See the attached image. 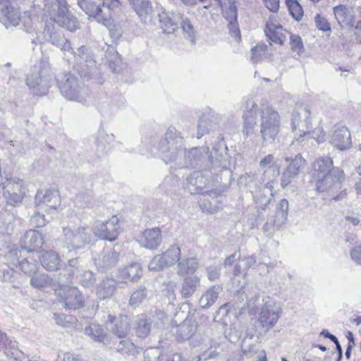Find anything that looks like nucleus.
<instances>
[{
	"label": "nucleus",
	"mask_w": 361,
	"mask_h": 361,
	"mask_svg": "<svg viewBox=\"0 0 361 361\" xmlns=\"http://www.w3.org/2000/svg\"><path fill=\"white\" fill-rule=\"evenodd\" d=\"M65 245L68 251L80 249L92 240V235L88 226H80L75 231L69 227H63Z\"/></svg>",
	"instance_id": "423d86ee"
},
{
	"label": "nucleus",
	"mask_w": 361,
	"mask_h": 361,
	"mask_svg": "<svg viewBox=\"0 0 361 361\" xmlns=\"http://www.w3.org/2000/svg\"><path fill=\"white\" fill-rule=\"evenodd\" d=\"M40 211L38 209L37 212H35L30 219L31 224L36 227H42L48 221L45 218V215L41 213Z\"/></svg>",
	"instance_id": "052dcab7"
},
{
	"label": "nucleus",
	"mask_w": 361,
	"mask_h": 361,
	"mask_svg": "<svg viewBox=\"0 0 361 361\" xmlns=\"http://www.w3.org/2000/svg\"><path fill=\"white\" fill-rule=\"evenodd\" d=\"M37 258H39L42 266L48 271H54L59 267L61 260L54 251H44L40 256L37 253Z\"/></svg>",
	"instance_id": "c85d7f7f"
},
{
	"label": "nucleus",
	"mask_w": 361,
	"mask_h": 361,
	"mask_svg": "<svg viewBox=\"0 0 361 361\" xmlns=\"http://www.w3.org/2000/svg\"><path fill=\"white\" fill-rule=\"evenodd\" d=\"M120 275L121 276V280L118 281H123V280L129 279L134 281L138 279L142 274L141 266L138 263L131 264L130 265L119 270Z\"/></svg>",
	"instance_id": "473e14b6"
},
{
	"label": "nucleus",
	"mask_w": 361,
	"mask_h": 361,
	"mask_svg": "<svg viewBox=\"0 0 361 361\" xmlns=\"http://www.w3.org/2000/svg\"><path fill=\"white\" fill-rule=\"evenodd\" d=\"M117 282L111 278L104 279L97 286L96 294L100 300L111 298L116 292Z\"/></svg>",
	"instance_id": "cd10ccee"
},
{
	"label": "nucleus",
	"mask_w": 361,
	"mask_h": 361,
	"mask_svg": "<svg viewBox=\"0 0 361 361\" xmlns=\"http://www.w3.org/2000/svg\"><path fill=\"white\" fill-rule=\"evenodd\" d=\"M151 323L145 315L138 316L136 322V334L140 338H145L150 331Z\"/></svg>",
	"instance_id": "79ce46f5"
},
{
	"label": "nucleus",
	"mask_w": 361,
	"mask_h": 361,
	"mask_svg": "<svg viewBox=\"0 0 361 361\" xmlns=\"http://www.w3.org/2000/svg\"><path fill=\"white\" fill-rule=\"evenodd\" d=\"M220 269L216 267H209L207 268V277L210 281H214L219 278Z\"/></svg>",
	"instance_id": "338daca9"
},
{
	"label": "nucleus",
	"mask_w": 361,
	"mask_h": 361,
	"mask_svg": "<svg viewBox=\"0 0 361 361\" xmlns=\"http://www.w3.org/2000/svg\"><path fill=\"white\" fill-rule=\"evenodd\" d=\"M25 192H14L11 194H4L3 195L7 204H9L13 207H17L18 206L24 196H25Z\"/></svg>",
	"instance_id": "603ef678"
},
{
	"label": "nucleus",
	"mask_w": 361,
	"mask_h": 361,
	"mask_svg": "<svg viewBox=\"0 0 361 361\" xmlns=\"http://www.w3.org/2000/svg\"><path fill=\"white\" fill-rule=\"evenodd\" d=\"M85 335L91 337L94 341L102 343L107 338L104 329L99 325L91 324L85 329Z\"/></svg>",
	"instance_id": "4c0bfd02"
},
{
	"label": "nucleus",
	"mask_w": 361,
	"mask_h": 361,
	"mask_svg": "<svg viewBox=\"0 0 361 361\" xmlns=\"http://www.w3.org/2000/svg\"><path fill=\"white\" fill-rule=\"evenodd\" d=\"M325 140V133L322 126H317L313 130H310V135L305 137V142L301 143L302 147L308 145L310 142L311 145H314L315 141L317 144L322 143Z\"/></svg>",
	"instance_id": "a19ab883"
},
{
	"label": "nucleus",
	"mask_w": 361,
	"mask_h": 361,
	"mask_svg": "<svg viewBox=\"0 0 361 361\" xmlns=\"http://www.w3.org/2000/svg\"><path fill=\"white\" fill-rule=\"evenodd\" d=\"M334 13L338 23L343 26L348 24L350 20V14L348 8L342 5L334 8Z\"/></svg>",
	"instance_id": "37998d69"
},
{
	"label": "nucleus",
	"mask_w": 361,
	"mask_h": 361,
	"mask_svg": "<svg viewBox=\"0 0 361 361\" xmlns=\"http://www.w3.org/2000/svg\"><path fill=\"white\" fill-rule=\"evenodd\" d=\"M222 288L219 285L210 287L200 298V307L204 309L210 307L215 302Z\"/></svg>",
	"instance_id": "7c9ffc66"
},
{
	"label": "nucleus",
	"mask_w": 361,
	"mask_h": 361,
	"mask_svg": "<svg viewBox=\"0 0 361 361\" xmlns=\"http://www.w3.org/2000/svg\"><path fill=\"white\" fill-rule=\"evenodd\" d=\"M310 112L307 106H300L292 114L291 124L294 132V140L300 144L310 135Z\"/></svg>",
	"instance_id": "39448f33"
},
{
	"label": "nucleus",
	"mask_w": 361,
	"mask_h": 361,
	"mask_svg": "<svg viewBox=\"0 0 361 361\" xmlns=\"http://www.w3.org/2000/svg\"><path fill=\"white\" fill-rule=\"evenodd\" d=\"M74 56L76 57V60L78 63L82 62L86 63L87 67L92 66L94 64V60L92 58L88 52V49L85 46H81L78 49L76 52L73 54Z\"/></svg>",
	"instance_id": "c03bdc74"
},
{
	"label": "nucleus",
	"mask_w": 361,
	"mask_h": 361,
	"mask_svg": "<svg viewBox=\"0 0 361 361\" xmlns=\"http://www.w3.org/2000/svg\"><path fill=\"white\" fill-rule=\"evenodd\" d=\"M257 115V105L252 99H247L245 103L244 111L243 133L245 137H247L253 133L256 126V118Z\"/></svg>",
	"instance_id": "a211bd4d"
},
{
	"label": "nucleus",
	"mask_w": 361,
	"mask_h": 361,
	"mask_svg": "<svg viewBox=\"0 0 361 361\" xmlns=\"http://www.w3.org/2000/svg\"><path fill=\"white\" fill-rule=\"evenodd\" d=\"M77 4L90 18H94L106 27L112 25L113 14L120 7L118 0H99V2L92 0H77Z\"/></svg>",
	"instance_id": "f03ea898"
},
{
	"label": "nucleus",
	"mask_w": 361,
	"mask_h": 361,
	"mask_svg": "<svg viewBox=\"0 0 361 361\" xmlns=\"http://www.w3.org/2000/svg\"><path fill=\"white\" fill-rule=\"evenodd\" d=\"M54 319L58 325L66 328L72 327L75 320V318L71 316H65L59 314H54Z\"/></svg>",
	"instance_id": "6e6d98bb"
},
{
	"label": "nucleus",
	"mask_w": 361,
	"mask_h": 361,
	"mask_svg": "<svg viewBox=\"0 0 361 361\" xmlns=\"http://www.w3.org/2000/svg\"><path fill=\"white\" fill-rule=\"evenodd\" d=\"M331 142L340 150L350 148L352 145L351 135L348 128L345 126L336 127L331 136Z\"/></svg>",
	"instance_id": "412c9836"
},
{
	"label": "nucleus",
	"mask_w": 361,
	"mask_h": 361,
	"mask_svg": "<svg viewBox=\"0 0 361 361\" xmlns=\"http://www.w3.org/2000/svg\"><path fill=\"white\" fill-rule=\"evenodd\" d=\"M2 13L4 16L1 20L6 27L19 25L20 16L18 11L11 6H6L2 9Z\"/></svg>",
	"instance_id": "2f4dec72"
},
{
	"label": "nucleus",
	"mask_w": 361,
	"mask_h": 361,
	"mask_svg": "<svg viewBox=\"0 0 361 361\" xmlns=\"http://www.w3.org/2000/svg\"><path fill=\"white\" fill-rule=\"evenodd\" d=\"M315 23L318 29L322 31H331L329 23L324 17L317 14L315 17Z\"/></svg>",
	"instance_id": "0e129e2a"
},
{
	"label": "nucleus",
	"mask_w": 361,
	"mask_h": 361,
	"mask_svg": "<svg viewBox=\"0 0 361 361\" xmlns=\"http://www.w3.org/2000/svg\"><path fill=\"white\" fill-rule=\"evenodd\" d=\"M92 230L94 235L101 240L114 241L122 232L121 221L117 216H113L106 221H95Z\"/></svg>",
	"instance_id": "6e6552de"
},
{
	"label": "nucleus",
	"mask_w": 361,
	"mask_h": 361,
	"mask_svg": "<svg viewBox=\"0 0 361 361\" xmlns=\"http://www.w3.org/2000/svg\"><path fill=\"white\" fill-rule=\"evenodd\" d=\"M288 213L276 211L275 218L273 220L274 225L279 228L287 220Z\"/></svg>",
	"instance_id": "69168bd1"
},
{
	"label": "nucleus",
	"mask_w": 361,
	"mask_h": 361,
	"mask_svg": "<svg viewBox=\"0 0 361 361\" xmlns=\"http://www.w3.org/2000/svg\"><path fill=\"white\" fill-rule=\"evenodd\" d=\"M206 341L207 342L204 345H209V351L204 350L203 352L197 356L198 361L202 360H207L209 359L214 358L219 355V353L216 351V345H214V341L210 338H208Z\"/></svg>",
	"instance_id": "49530a36"
},
{
	"label": "nucleus",
	"mask_w": 361,
	"mask_h": 361,
	"mask_svg": "<svg viewBox=\"0 0 361 361\" xmlns=\"http://www.w3.org/2000/svg\"><path fill=\"white\" fill-rule=\"evenodd\" d=\"M167 266L171 267L180 259V248L174 244L170 246L164 253L161 254Z\"/></svg>",
	"instance_id": "e433bc0d"
},
{
	"label": "nucleus",
	"mask_w": 361,
	"mask_h": 361,
	"mask_svg": "<svg viewBox=\"0 0 361 361\" xmlns=\"http://www.w3.org/2000/svg\"><path fill=\"white\" fill-rule=\"evenodd\" d=\"M118 259V253L111 249H104L98 257L94 258V264L98 268L108 269L115 266Z\"/></svg>",
	"instance_id": "bb28decb"
},
{
	"label": "nucleus",
	"mask_w": 361,
	"mask_h": 361,
	"mask_svg": "<svg viewBox=\"0 0 361 361\" xmlns=\"http://www.w3.org/2000/svg\"><path fill=\"white\" fill-rule=\"evenodd\" d=\"M147 290L144 287L136 289L130 295L129 305L136 307L139 306L147 298Z\"/></svg>",
	"instance_id": "a18cd8bd"
},
{
	"label": "nucleus",
	"mask_w": 361,
	"mask_h": 361,
	"mask_svg": "<svg viewBox=\"0 0 361 361\" xmlns=\"http://www.w3.org/2000/svg\"><path fill=\"white\" fill-rule=\"evenodd\" d=\"M209 121L207 119L200 118L197 126V138H201L209 131Z\"/></svg>",
	"instance_id": "e2e57ef3"
},
{
	"label": "nucleus",
	"mask_w": 361,
	"mask_h": 361,
	"mask_svg": "<svg viewBox=\"0 0 361 361\" xmlns=\"http://www.w3.org/2000/svg\"><path fill=\"white\" fill-rule=\"evenodd\" d=\"M264 306L260 312L259 321L263 326L272 328L279 318L280 307L271 298L267 297L263 299Z\"/></svg>",
	"instance_id": "4468645a"
},
{
	"label": "nucleus",
	"mask_w": 361,
	"mask_h": 361,
	"mask_svg": "<svg viewBox=\"0 0 361 361\" xmlns=\"http://www.w3.org/2000/svg\"><path fill=\"white\" fill-rule=\"evenodd\" d=\"M95 281L96 279L94 275L93 272L90 271H85L82 274L80 275L79 279L80 283L85 288L92 287L94 285Z\"/></svg>",
	"instance_id": "13d9d810"
},
{
	"label": "nucleus",
	"mask_w": 361,
	"mask_h": 361,
	"mask_svg": "<svg viewBox=\"0 0 361 361\" xmlns=\"http://www.w3.org/2000/svg\"><path fill=\"white\" fill-rule=\"evenodd\" d=\"M131 5L142 25H147L152 21L153 18V8L149 0H136V1Z\"/></svg>",
	"instance_id": "5701e85b"
},
{
	"label": "nucleus",
	"mask_w": 361,
	"mask_h": 361,
	"mask_svg": "<svg viewBox=\"0 0 361 361\" xmlns=\"http://www.w3.org/2000/svg\"><path fill=\"white\" fill-rule=\"evenodd\" d=\"M264 33L270 42L280 45L283 44L289 32L283 29L274 16H271L266 23Z\"/></svg>",
	"instance_id": "dca6fc26"
},
{
	"label": "nucleus",
	"mask_w": 361,
	"mask_h": 361,
	"mask_svg": "<svg viewBox=\"0 0 361 361\" xmlns=\"http://www.w3.org/2000/svg\"><path fill=\"white\" fill-rule=\"evenodd\" d=\"M44 39L52 44L60 47L65 42V37L56 31L52 26L47 25L43 31Z\"/></svg>",
	"instance_id": "f704fd0d"
},
{
	"label": "nucleus",
	"mask_w": 361,
	"mask_h": 361,
	"mask_svg": "<svg viewBox=\"0 0 361 361\" xmlns=\"http://www.w3.org/2000/svg\"><path fill=\"white\" fill-rule=\"evenodd\" d=\"M350 257L353 260L361 265V245L355 247L350 251Z\"/></svg>",
	"instance_id": "774afa93"
},
{
	"label": "nucleus",
	"mask_w": 361,
	"mask_h": 361,
	"mask_svg": "<svg viewBox=\"0 0 361 361\" xmlns=\"http://www.w3.org/2000/svg\"><path fill=\"white\" fill-rule=\"evenodd\" d=\"M108 321L111 324V331L119 338H125L130 329V319L126 315L116 317L109 314Z\"/></svg>",
	"instance_id": "6ab92c4d"
},
{
	"label": "nucleus",
	"mask_w": 361,
	"mask_h": 361,
	"mask_svg": "<svg viewBox=\"0 0 361 361\" xmlns=\"http://www.w3.org/2000/svg\"><path fill=\"white\" fill-rule=\"evenodd\" d=\"M43 243L41 233L35 230L27 231L23 238L20 240V246L27 252H33L35 249L39 248Z\"/></svg>",
	"instance_id": "393cba45"
},
{
	"label": "nucleus",
	"mask_w": 361,
	"mask_h": 361,
	"mask_svg": "<svg viewBox=\"0 0 361 361\" xmlns=\"http://www.w3.org/2000/svg\"><path fill=\"white\" fill-rule=\"evenodd\" d=\"M225 17L231 25L234 26L233 22H236L237 20V9L234 3L230 2L228 8L224 13Z\"/></svg>",
	"instance_id": "680f3d73"
},
{
	"label": "nucleus",
	"mask_w": 361,
	"mask_h": 361,
	"mask_svg": "<svg viewBox=\"0 0 361 361\" xmlns=\"http://www.w3.org/2000/svg\"><path fill=\"white\" fill-rule=\"evenodd\" d=\"M59 301L70 310H76L83 306L82 297L75 286H65L62 293H59Z\"/></svg>",
	"instance_id": "f3484780"
},
{
	"label": "nucleus",
	"mask_w": 361,
	"mask_h": 361,
	"mask_svg": "<svg viewBox=\"0 0 361 361\" xmlns=\"http://www.w3.org/2000/svg\"><path fill=\"white\" fill-rule=\"evenodd\" d=\"M267 46L264 44H257L251 49V60L254 63L259 61L266 54Z\"/></svg>",
	"instance_id": "4d7b16f0"
},
{
	"label": "nucleus",
	"mask_w": 361,
	"mask_h": 361,
	"mask_svg": "<svg viewBox=\"0 0 361 361\" xmlns=\"http://www.w3.org/2000/svg\"><path fill=\"white\" fill-rule=\"evenodd\" d=\"M260 134L264 141L272 142L280 130L281 118L273 108L267 106L259 112Z\"/></svg>",
	"instance_id": "20e7f679"
},
{
	"label": "nucleus",
	"mask_w": 361,
	"mask_h": 361,
	"mask_svg": "<svg viewBox=\"0 0 361 361\" xmlns=\"http://www.w3.org/2000/svg\"><path fill=\"white\" fill-rule=\"evenodd\" d=\"M305 164V159L300 156H296L288 166L281 176V187L285 188L292 180L298 176Z\"/></svg>",
	"instance_id": "aec40b11"
},
{
	"label": "nucleus",
	"mask_w": 361,
	"mask_h": 361,
	"mask_svg": "<svg viewBox=\"0 0 361 361\" xmlns=\"http://www.w3.org/2000/svg\"><path fill=\"white\" fill-rule=\"evenodd\" d=\"M255 265L256 260L253 256L245 257L235 266L233 274L235 276L245 274L250 268H253Z\"/></svg>",
	"instance_id": "ea45409f"
},
{
	"label": "nucleus",
	"mask_w": 361,
	"mask_h": 361,
	"mask_svg": "<svg viewBox=\"0 0 361 361\" xmlns=\"http://www.w3.org/2000/svg\"><path fill=\"white\" fill-rule=\"evenodd\" d=\"M54 74L47 61L40 62L37 71L30 73L26 79V85L37 95L46 94L51 86Z\"/></svg>",
	"instance_id": "7ed1b4c3"
},
{
	"label": "nucleus",
	"mask_w": 361,
	"mask_h": 361,
	"mask_svg": "<svg viewBox=\"0 0 361 361\" xmlns=\"http://www.w3.org/2000/svg\"><path fill=\"white\" fill-rule=\"evenodd\" d=\"M117 350L123 355H135L137 349L133 343L128 340H122L119 342Z\"/></svg>",
	"instance_id": "09e8293b"
},
{
	"label": "nucleus",
	"mask_w": 361,
	"mask_h": 361,
	"mask_svg": "<svg viewBox=\"0 0 361 361\" xmlns=\"http://www.w3.org/2000/svg\"><path fill=\"white\" fill-rule=\"evenodd\" d=\"M288 35H290V45L292 51L300 54L303 51V43L301 37L290 32Z\"/></svg>",
	"instance_id": "864d4df0"
},
{
	"label": "nucleus",
	"mask_w": 361,
	"mask_h": 361,
	"mask_svg": "<svg viewBox=\"0 0 361 361\" xmlns=\"http://www.w3.org/2000/svg\"><path fill=\"white\" fill-rule=\"evenodd\" d=\"M276 185L277 181L269 180L262 184L259 179L258 183H255L253 186H250L253 199L262 209H264L274 196V189Z\"/></svg>",
	"instance_id": "9b49d317"
},
{
	"label": "nucleus",
	"mask_w": 361,
	"mask_h": 361,
	"mask_svg": "<svg viewBox=\"0 0 361 361\" xmlns=\"http://www.w3.org/2000/svg\"><path fill=\"white\" fill-rule=\"evenodd\" d=\"M143 361H161V352L159 348H148L144 351Z\"/></svg>",
	"instance_id": "bf43d9fd"
},
{
	"label": "nucleus",
	"mask_w": 361,
	"mask_h": 361,
	"mask_svg": "<svg viewBox=\"0 0 361 361\" xmlns=\"http://www.w3.org/2000/svg\"><path fill=\"white\" fill-rule=\"evenodd\" d=\"M65 82L60 85L61 79L59 75L55 78L57 81L61 94L69 100H75L84 103L87 97V91L85 88L80 87L76 78L70 73L64 75Z\"/></svg>",
	"instance_id": "0eeeda50"
},
{
	"label": "nucleus",
	"mask_w": 361,
	"mask_h": 361,
	"mask_svg": "<svg viewBox=\"0 0 361 361\" xmlns=\"http://www.w3.org/2000/svg\"><path fill=\"white\" fill-rule=\"evenodd\" d=\"M75 203L82 208L90 207L93 205V199L87 192H80L76 195Z\"/></svg>",
	"instance_id": "3c124183"
},
{
	"label": "nucleus",
	"mask_w": 361,
	"mask_h": 361,
	"mask_svg": "<svg viewBox=\"0 0 361 361\" xmlns=\"http://www.w3.org/2000/svg\"><path fill=\"white\" fill-rule=\"evenodd\" d=\"M196 330V321L191 317H187L183 323L177 326V338L181 341L191 340L190 343H192V339L196 336H195Z\"/></svg>",
	"instance_id": "a878e982"
},
{
	"label": "nucleus",
	"mask_w": 361,
	"mask_h": 361,
	"mask_svg": "<svg viewBox=\"0 0 361 361\" xmlns=\"http://www.w3.org/2000/svg\"><path fill=\"white\" fill-rule=\"evenodd\" d=\"M312 175L316 181L317 189L319 192L331 193L335 200H342L346 196V189L334 196L338 190L341 189L344 180L343 171L334 166L333 160L329 157H319L312 164Z\"/></svg>",
	"instance_id": "f257e3e1"
},
{
	"label": "nucleus",
	"mask_w": 361,
	"mask_h": 361,
	"mask_svg": "<svg viewBox=\"0 0 361 361\" xmlns=\"http://www.w3.org/2000/svg\"><path fill=\"white\" fill-rule=\"evenodd\" d=\"M60 202V197L57 190L41 189L35 195V204L39 210L47 213L56 211Z\"/></svg>",
	"instance_id": "ddd939ff"
},
{
	"label": "nucleus",
	"mask_w": 361,
	"mask_h": 361,
	"mask_svg": "<svg viewBox=\"0 0 361 361\" xmlns=\"http://www.w3.org/2000/svg\"><path fill=\"white\" fill-rule=\"evenodd\" d=\"M286 4L291 16L298 21L302 19L303 11L302 6L296 0H286Z\"/></svg>",
	"instance_id": "de8ad7c7"
},
{
	"label": "nucleus",
	"mask_w": 361,
	"mask_h": 361,
	"mask_svg": "<svg viewBox=\"0 0 361 361\" xmlns=\"http://www.w3.org/2000/svg\"><path fill=\"white\" fill-rule=\"evenodd\" d=\"M18 248L13 247L8 252L6 257L11 261V263L13 264L18 263L20 269L25 274L31 277L37 273L38 269V263L36 259L37 257H35L34 255H30L23 258L21 261H19V257L18 256Z\"/></svg>",
	"instance_id": "2eb2a0df"
},
{
	"label": "nucleus",
	"mask_w": 361,
	"mask_h": 361,
	"mask_svg": "<svg viewBox=\"0 0 361 361\" xmlns=\"http://www.w3.org/2000/svg\"><path fill=\"white\" fill-rule=\"evenodd\" d=\"M281 165L277 159L271 154L265 155L259 162V181L262 184L267 180L277 181Z\"/></svg>",
	"instance_id": "f8f14e48"
},
{
	"label": "nucleus",
	"mask_w": 361,
	"mask_h": 361,
	"mask_svg": "<svg viewBox=\"0 0 361 361\" xmlns=\"http://www.w3.org/2000/svg\"><path fill=\"white\" fill-rule=\"evenodd\" d=\"M60 282L56 279L50 277L49 275L42 274L37 276H32L30 284L37 288H42L48 286L55 285Z\"/></svg>",
	"instance_id": "58836bf2"
},
{
	"label": "nucleus",
	"mask_w": 361,
	"mask_h": 361,
	"mask_svg": "<svg viewBox=\"0 0 361 361\" xmlns=\"http://www.w3.org/2000/svg\"><path fill=\"white\" fill-rule=\"evenodd\" d=\"M180 23L181 24V27L184 33L187 35L191 42H194L195 30L189 19L184 18V16L182 15V18H180Z\"/></svg>",
	"instance_id": "5fc2aeb1"
},
{
	"label": "nucleus",
	"mask_w": 361,
	"mask_h": 361,
	"mask_svg": "<svg viewBox=\"0 0 361 361\" xmlns=\"http://www.w3.org/2000/svg\"><path fill=\"white\" fill-rule=\"evenodd\" d=\"M200 284V279L197 276L185 278L181 288V295L184 298L190 297L196 290Z\"/></svg>",
	"instance_id": "72a5a7b5"
},
{
	"label": "nucleus",
	"mask_w": 361,
	"mask_h": 361,
	"mask_svg": "<svg viewBox=\"0 0 361 361\" xmlns=\"http://www.w3.org/2000/svg\"><path fill=\"white\" fill-rule=\"evenodd\" d=\"M48 13L61 26L71 31L78 28V20L70 13L66 0H58V6L48 8Z\"/></svg>",
	"instance_id": "9d476101"
},
{
	"label": "nucleus",
	"mask_w": 361,
	"mask_h": 361,
	"mask_svg": "<svg viewBox=\"0 0 361 361\" xmlns=\"http://www.w3.org/2000/svg\"><path fill=\"white\" fill-rule=\"evenodd\" d=\"M182 18L180 13H171L162 11L159 13V19L164 32L173 33L178 27V24Z\"/></svg>",
	"instance_id": "b1692460"
},
{
	"label": "nucleus",
	"mask_w": 361,
	"mask_h": 361,
	"mask_svg": "<svg viewBox=\"0 0 361 361\" xmlns=\"http://www.w3.org/2000/svg\"><path fill=\"white\" fill-rule=\"evenodd\" d=\"M183 140L181 137H173V132L168 130L165 138L161 141L162 159L169 164L177 160L183 152Z\"/></svg>",
	"instance_id": "1a4fd4ad"
},
{
	"label": "nucleus",
	"mask_w": 361,
	"mask_h": 361,
	"mask_svg": "<svg viewBox=\"0 0 361 361\" xmlns=\"http://www.w3.org/2000/svg\"><path fill=\"white\" fill-rule=\"evenodd\" d=\"M199 263L195 257H187L180 259L177 263V274L183 276L196 271Z\"/></svg>",
	"instance_id": "c756f323"
},
{
	"label": "nucleus",
	"mask_w": 361,
	"mask_h": 361,
	"mask_svg": "<svg viewBox=\"0 0 361 361\" xmlns=\"http://www.w3.org/2000/svg\"><path fill=\"white\" fill-rule=\"evenodd\" d=\"M3 195L14 192H25L23 180L17 178H7L2 183Z\"/></svg>",
	"instance_id": "c9c22d12"
},
{
	"label": "nucleus",
	"mask_w": 361,
	"mask_h": 361,
	"mask_svg": "<svg viewBox=\"0 0 361 361\" xmlns=\"http://www.w3.org/2000/svg\"><path fill=\"white\" fill-rule=\"evenodd\" d=\"M162 235L159 228L146 229L139 238L142 247L149 250L157 249L161 243Z\"/></svg>",
	"instance_id": "4be33fe9"
},
{
	"label": "nucleus",
	"mask_w": 361,
	"mask_h": 361,
	"mask_svg": "<svg viewBox=\"0 0 361 361\" xmlns=\"http://www.w3.org/2000/svg\"><path fill=\"white\" fill-rule=\"evenodd\" d=\"M167 267H169L166 264V261H164V259L163 256L161 255V254L155 255L151 259V261L149 262V264L148 265V269L150 271H161Z\"/></svg>",
	"instance_id": "8fccbe9b"
}]
</instances>
